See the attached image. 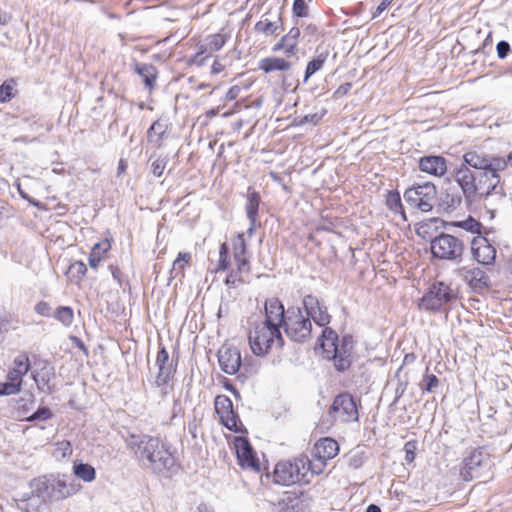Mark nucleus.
Instances as JSON below:
<instances>
[{"label":"nucleus","instance_id":"obj_43","mask_svg":"<svg viewBox=\"0 0 512 512\" xmlns=\"http://www.w3.org/2000/svg\"><path fill=\"white\" fill-rule=\"evenodd\" d=\"M439 385V379L434 374L424 375L420 388L423 392H432Z\"/></svg>","mask_w":512,"mask_h":512},{"label":"nucleus","instance_id":"obj_60","mask_svg":"<svg viewBox=\"0 0 512 512\" xmlns=\"http://www.w3.org/2000/svg\"><path fill=\"white\" fill-rule=\"evenodd\" d=\"M393 0H382L381 3L376 8V11L374 13V16L380 15L383 11H385L388 6L391 4Z\"/></svg>","mask_w":512,"mask_h":512},{"label":"nucleus","instance_id":"obj_31","mask_svg":"<svg viewBox=\"0 0 512 512\" xmlns=\"http://www.w3.org/2000/svg\"><path fill=\"white\" fill-rule=\"evenodd\" d=\"M35 397L31 392H26L17 401L18 415L25 419L28 417V413L34 408Z\"/></svg>","mask_w":512,"mask_h":512},{"label":"nucleus","instance_id":"obj_62","mask_svg":"<svg viewBox=\"0 0 512 512\" xmlns=\"http://www.w3.org/2000/svg\"><path fill=\"white\" fill-rule=\"evenodd\" d=\"M224 70V65L218 61H214L211 72L212 74H219Z\"/></svg>","mask_w":512,"mask_h":512},{"label":"nucleus","instance_id":"obj_42","mask_svg":"<svg viewBox=\"0 0 512 512\" xmlns=\"http://www.w3.org/2000/svg\"><path fill=\"white\" fill-rule=\"evenodd\" d=\"M387 206L394 212H400L404 216L401 198L397 192H389L386 200Z\"/></svg>","mask_w":512,"mask_h":512},{"label":"nucleus","instance_id":"obj_54","mask_svg":"<svg viewBox=\"0 0 512 512\" xmlns=\"http://www.w3.org/2000/svg\"><path fill=\"white\" fill-rule=\"evenodd\" d=\"M458 226L471 232H478L480 224L476 220L470 218L467 221L459 222Z\"/></svg>","mask_w":512,"mask_h":512},{"label":"nucleus","instance_id":"obj_26","mask_svg":"<svg viewBox=\"0 0 512 512\" xmlns=\"http://www.w3.org/2000/svg\"><path fill=\"white\" fill-rule=\"evenodd\" d=\"M307 497L304 494L287 493L282 500L284 512H305L304 502Z\"/></svg>","mask_w":512,"mask_h":512},{"label":"nucleus","instance_id":"obj_3","mask_svg":"<svg viewBox=\"0 0 512 512\" xmlns=\"http://www.w3.org/2000/svg\"><path fill=\"white\" fill-rule=\"evenodd\" d=\"M321 347L326 358L333 359L335 367L339 371L348 369L352 363L354 341L352 336H343L338 340L337 335L331 329L323 330Z\"/></svg>","mask_w":512,"mask_h":512},{"label":"nucleus","instance_id":"obj_34","mask_svg":"<svg viewBox=\"0 0 512 512\" xmlns=\"http://www.w3.org/2000/svg\"><path fill=\"white\" fill-rule=\"evenodd\" d=\"M462 203V197L455 193H446L442 196L440 206L444 211L450 212L458 209Z\"/></svg>","mask_w":512,"mask_h":512},{"label":"nucleus","instance_id":"obj_40","mask_svg":"<svg viewBox=\"0 0 512 512\" xmlns=\"http://www.w3.org/2000/svg\"><path fill=\"white\" fill-rule=\"evenodd\" d=\"M466 279L469 278V281L472 285L479 286H487V277L485 276L484 272L480 269H473L467 272V275L465 276Z\"/></svg>","mask_w":512,"mask_h":512},{"label":"nucleus","instance_id":"obj_24","mask_svg":"<svg viewBox=\"0 0 512 512\" xmlns=\"http://www.w3.org/2000/svg\"><path fill=\"white\" fill-rule=\"evenodd\" d=\"M111 249V243L108 239H104L94 244L91 249L88 263L89 266L96 270L99 264L103 261L105 254Z\"/></svg>","mask_w":512,"mask_h":512},{"label":"nucleus","instance_id":"obj_32","mask_svg":"<svg viewBox=\"0 0 512 512\" xmlns=\"http://www.w3.org/2000/svg\"><path fill=\"white\" fill-rule=\"evenodd\" d=\"M74 474L85 482H92L96 477V471L93 466L86 463H74Z\"/></svg>","mask_w":512,"mask_h":512},{"label":"nucleus","instance_id":"obj_12","mask_svg":"<svg viewBox=\"0 0 512 512\" xmlns=\"http://www.w3.org/2000/svg\"><path fill=\"white\" fill-rule=\"evenodd\" d=\"M329 414L334 421L341 423L354 422L359 419L356 402L349 393H341L334 398Z\"/></svg>","mask_w":512,"mask_h":512},{"label":"nucleus","instance_id":"obj_5","mask_svg":"<svg viewBox=\"0 0 512 512\" xmlns=\"http://www.w3.org/2000/svg\"><path fill=\"white\" fill-rule=\"evenodd\" d=\"M249 345L256 356H265L274 345L282 347L280 328L263 322H254L248 334Z\"/></svg>","mask_w":512,"mask_h":512},{"label":"nucleus","instance_id":"obj_29","mask_svg":"<svg viewBox=\"0 0 512 512\" xmlns=\"http://www.w3.org/2000/svg\"><path fill=\"white\" fill-rule=\"evenodd\" d=\"M260 204V195L252 190L251 187L248 188L247 202L245 206L246 215L248 220H258V210Z\"/></svg>","mask_w":512,"mask_h":512},{"label":"nucleus","instance_id":"obj_15","mask_svg":"<svg viewBox=\"0 0 512 512\" xmlns=\"http://www.w3.org/2000/svg\"><path fill=\"white\" fill-rule=\"evenodd\" d=\"M215 411L226 428L234 432L240 431L237 426L238 416L234 412L232 401L228 396L218 395L215 398Z\"/></svg>","mask_w":512,"mask_h":512},{"label":"nucleus","instance_id":"obj_27","mask_svg":"<svg viewBox=\"0 0 512 512\" xmlns=\"http://www.w3.org/2000/svg\"><path fill=\"white\" fill-rule=\"evenodd\" d=\"M51 492L50 495L56 500L67 498L76 492L73 484H67L62 479L53 480L50 484Z\"/></svg>","mask_w":512,"mask_h":512},{"label":"nucleus","instance_id":"obj_28","mask_svg":"<svg viewBox=\"0 0 512 512\" xmlns=\"http://www.w3.org/2000/svg\"><path fill=\"white\" fill-rule=\"evenodd\" d=\"M282 27L281 17H278L276 21H271L266 17H262L254 26V30L258 33H262L265 36H272L277 34L278 29Z\"/></svg>","mask_w":512,"mask_h":512},{"label":"nucleus","instance_id":"obj_53","mask_svg":"<svg viewBox=\"0 0 512 512\" xmlns=\"http://www.w3.org/2000/svg\"><path fill=\"white\" fill-rule=\"evenodd\" d=\"M23 376V374L19 373L15 369H10L7 374V380L12 383L14 382L15 385L22 389Z\"/></svg>","mask_w":512,"mask_h":512},{"label":"nucleus","instance_id":"obj_36","mask_svg":"<svg viewBox=\"0 0 512 512\" xmlns=\"http://www.w3.org/2000/svg\"><path fill=\"white\" fill-rule=\"evenodd\" d=\"M53 317L68 327L72 324L74 319L73 309L69 306H59L53 313Z\"/></svg>","mask_w":512,"mask_h":512},{"label":"nucleus","instance_id":"obj_64","mask_svg":"<svg viewBox=\"0 0 512 512\" xmlns=\"http://www.w3.org/2000/svg\"><path fill=\"white\" fill-rule=\"evenodd\" d=\"M257 222L258 220H249V227L247 229V234L251 237L254 232H255V229H256V226H257Z\"/></svg>","mask_w":512,"mask_h":512},{"label":"nucleus","instance_id":"obj_46","mask_svg":"<svg viewBox=\"0 0 512 512\" xmlns=\"http://www.w3.org/2000/svg\"><path fill=\"white\" fill-rule=\"evenodd\" d=\"M21 391V388H19L17 385L14 384V382L6 381L5 383L0 384V396H10L15 395Z\"/></svg>","mask_w":512,"mask_h":512},{"label":"nucleus","instance_id":"obj_13","mask_svg":"<svg viewBox=\"0 0 512 512\" xmlns=\"http://www.w3.org/2000/svg\"><path fill=\"white\" fill-rule=\"evenodd\" d=\"M303 307L305 316L320 327H324L330 323L331 316L328 314L327 307L314 295H306L303 298Z\"/></svg>","mask_w":512,"mask_h":512},{"label":"nucleus","instance_id":"obj_39","mask_svg":"<svg viewBox=\"0 0 512 512\" xmlns=\"http://www.w3.org/2000/svg\"><path fill=\"white\" fill-rule=\"evenodd\" d=\"M15 81L14 79L6 80L1 86H0V103H6L12 99L14 96L13 91L15 87Z\"/></svg>","mask_w":512,"mask_h":512},{"label":"nucleus","instance_id":"obj_59","mask_svg":"<svg viewBox=\"0 0 512 512\" xmlns=\"http://www.w3.org/2000/svg\"><path fill=\"white\" fill-rule=\"evenodd\" d=\"M298 52V48L297 46L293 45V44H290V43H286L285 44V47L283 49V54L289 58V57H292L294 55H296Z\"/></svg>","mask_w":512,"mask_h":512},{"label":"nucleus","instance_id":"obj_61","mask_svg":"<svg viewBox=\"0 0 512 512\" xmlns=\"http://www.w3.org/2000/svg\"><path fill=\"white\" fill-rule=\"evenodd\" d=\"M109 270L111 271L113 278L120 283V281H121L120 280V275H121L120 269L117 266L110 265Z\"/></svg>","mask_w":512,"mask_h":512},{"label":"nucleus","instance_id":"obj_44","mask_svg":"<svg viewBox=\"0 0 512 512\" xmlns=\"http://www.w3.org/2000/svg\"><path fill=\"white\" fill-rule=\"evenodd\" d=\"M229 265L228 260V247L226 243L221 244L220 250H219V261L217 265L216 271L226 270Z\"/></svg>","mask_w":512,"mask_h":512},{"label":"nucleus","instance_id":"obj_22","mask_svg":"<svg viewBox=\"0 0 512 512\" xmlns=\"http://www.w3.org/2000/svg\"><path fill=\"white\" fill-rule=\"evenodd\" d=\"M292 67V63L280 57H266L259 61L258 68L265 73L274 71H288Z\"/></svg>","mask_w":512,"mask_h":512},{"label":"nucleus","instance_id":"obj_4","mask_svg":"<svg viewBox=\"0 0 512 512\" xmlns=\"http://www.w3.org/2000/svg\"><path fill=\"white\" fill-rule=\"evenodd\" d=\"M315 474L310 467V458L300 455L293 461H281L274 469L275 482L281 485L309 483Z\"/></svg>","mask_w":512,"mask_h":512},{"label":"nucleus","instance_id":"obj_18","mask_svg":"<svg viewBox=\"0 0 512 512\" xmlns=\"http://www.w3.org/2000/svg\"><path fill=\"white\" fill-rule=\"evenodd\" d=\"M475 260L484 265H491L496 258V249L484 237L474 238L471 246Z\"/></svg>","mask_w":512,"mask_h":512},{"label":"nucleus","instance_id":"obj_19","mask_svg":"<svg viewBox=\"0 0 512 512\" xmlns=\"http://www.w3.org/2000/svg\"><path fill=\"white\" fill-rule=\"evenodd\" d=\"M265 320L263 323L274 325L277 328L283 326L286 320V312L282 302L278 298H270L265 301Z\"/></svg>","mask_w":512,"mask_h":512},{"label":"nucleus","instance_id":"obj_50","mask_svg":"<svg viewBox=\"0 0 512 512\" xmlns=\"http://www.w3.org/2000/svg\"><path fill=\"white\" fill-rule=\"evenodd\" d=\"M292 11L297 17H305L308 15V8L304 0H294Z\"/></svg>","mask_w":512,"mask_h":512},{"label":"nucleus","instance_id":"obj_56","mask_svg":"<svg viewBox=\"0 0 512 512\" xmlns=\"http://www.w3.org/2000/svg\"><path fill=\"white\" fill-rule=\"evenodd\" d=\"M496 50L498 57L500 59H503L507 56L508 52L510 51V45L506 41H500L497 44Z\"/></svg>","mask_w":512,"mask_h":512},{"label":"nucleus","instance_id":"obj_35","mask_svg":"<svg viewBox=\"0 0 512 512\" xmlns=\"http://www.w3.org/2000/svg\"><path fill=\"white\" fill-rule=\"evenodd\" d=\"M327 55L320 54L316 58L312 59L310 62H308L305 75H304V83L308 81V79L313 76L316 72L322 69L325 61H326Z\"/></svg>","mask_w":512,"mask_h":512},{"label":"nucleus","instance_id":"obj_6","mask_svg":"<svg viewBox=\"0 0 512 512\" xmlns=\"http://www.w3.org/2000/svg\"><path fill=\"white\" fill-rule=\"evenodd\" d=\"M456 299L457 293L448 284L437 281L424 293L418 306L427 312H446L447 305Z\"/></svg>","mask_w":512,"mask_h":512},{"label":"nucleus","instance_id":"obj_16","mask_svg":"<svg viewBox=\"0 0 512 512\" xmlns=\"http://www.w3.org/2000/svg\"><path fill=\"white\" fill-rule=\"evenodd\" d=\"M218 362L221 370L229 375L236 374L241 367V354L238 348L223 345L218 350Z\"/></svg>","mask_w":512,"mask_h":512},{"label":"nucleus","instance_id":"obj_1","mask_svg":"<svg viewBox=\"0 0 512 512\" xmlns=\"http://www.w3.org/2000/svg\"><path fill=\"white\" fill-rule=\"evenodd\" d=\"M463 161L453 170L452 178L460 187L467 205L493 195H503L499 172L506 168L505 158L473 150L463 155Z\"/></svg>","mask_w":512,"mask_h":512},{"label":"nucleus","instance_id":"obj_17","mask_svg":"<svg viewBox=\"0 0 512 512\" xmlns=\"http://www.w3.org/2000/svg\"><path fill=\"white\" fill-rule=\"evenodd\" d=\"M235 447L239 464L243 468L258 472L260 470L259 461L250 443L244 438H238Z\"/></svg>","mask_w":512,"mask_h":512},{"label":"nucleus","instance_id":"obj_8","mask_svg":"<svg viewBox=\"0 0 512 512\" xmlns=\"http://www.w3.org/2000/svg\"><path fill=\"white\" fill-rule=\"evenodd\" d=\"M283 326L286 335L295 342L303 343L311 338V320L298 307L288 308Z\"/></svg>","mask_w":512,"mask_h":512},{"label":"nucleus","instance_id":"obj_49","mask_svg":"<svg viewBox=\"0 0 512 512\" xmlns=\"http://www.w3.org/2000/svg\"><path fill=\"white\" fill-rule=\"evenodd\" d=\"M209 53L204 48V46L200 45L198 52L191 59V63L197 66H203L206 62V59L209 57Z\"/></svg>","mask_w":512,"mask_h":512},{"label":"nucleus","instance_id":"obj_41","mask_svg":"<svg viewBox=\"0 0 512 512\" xmlns=\"http://www.w3.org/2000/svg\"><path fill=\"white\" fill-rule=\"evenodd\" d=\"M30 367L31 365L28 356L23 354L14 359L13 367L11 369H15L25 376L30 370Z\"/></svg>","mask_w":512,"mask_h":512},{"label":"nucleus","instance_id":"obj_55","mask_svg":"<svg viewBox=\"0 0 512 512\" xmlns=\"http://www.w3.org/2000/svg\"><path fill=\"white\" fill-rule=\"evenodd\" d=\"M70 270L75 271L80 278H83L87 273V267L82 261H76L71 264Z\"/></svg>","mask_w":512,"mask_h":512},{"label":"nucleus","instance_id":"obj_45","mask_svg":"<svg viewBox=\"0 0 512 512\" xmlns=\"http://www.w3.org/2000/svg\"><path fill=\"white\" fill-rule=\"evenodd\" d=\"M52 416L51 411L47 407H41L36 412L32 413L28 417H25V420L29 422H33L36 420H47Z\"/></svg>","mask_w":512,"mask_h":512},{"label":"nucleus","instance_id":"obj_7","mask_svg":"<svg viewBox=\"0 0 512 512\" xmlns=\"http://www.w3.org/2000/svg\"><path fill=\"white\" fill-rule=\"evenodd\" d=\"M437 188L432 182L414 185L404 192V201L414 210L430 212L436 202Z\"/></svg>","mask_w":512,"mask_h":512},{"label":"nucleus","instance_id":"obj_57","mask_svg":"<svg viewBox=\"0 0 512 512\" xmlns=\"http://www.w3.org/2000/svg\"><path fill=\"white\" fill-rule=\"evenodd\" d=\"M352 88V84L349 82H346L338 87V89L335 91L334 96L335 97H342L349 93V91Z\"/></svg>","mask_w":512,"mask_h":512},{"label":"nucleus","instance_id":"obj_38","mask_svg":"<svg viewBox=\"0 0 512 512\" xmlns=\"http://www.w3.org/2000/svg\"><path fill=\"white\" fill-rule=\"evenodd\" d=\"M191 258L192 257L190 253L180 252L173 262L171 273H175V277L181 275L185 266L190 262Z\"/></svg>","mask_w":512,"mask_h":512},{"label":"nucleus","instance_id":"obj_2","mask_svg":"<svg viewBox=\"0 0 512 512\" xmlns=\"http://www.w3.org/2000/svg\"><path fill=\"white\" fill-rule=\"evenodd\" d=\"M124 441L127 448L134 452L142 466L153 473L164 474L175 465L172 453L158 437L129 433Z\"/></svg>","mask_w":512,"mask_h":512},{"label":"nucleus","instance_id":"obj_10","mask_svg":"<svg viewBox=\"0 0 512 512\" xmlns=\"http://www.w3.org/2000/svg\"><path fill=\"white\" fill-rule=\"evenodd\" d=\"M430 248L434 257L451 261H460L464 251V245L460 239L444 233L431 241Z\"/></svg>","mask_w":512,"mask_h":512},{"label":"nucleus","instance_id":"obj_52","mask_svg":"<svg viewBox=\"0 0 512 512\" xmlns=\"http://www.w3.org/2000/svg\"><path fill=\"white\" fill-rule=\"evenodd\" d=\"M35 312L41 316L50 317L52 316V308L48 302L41 301L35 305Z\"/></svg>","mask_w":512,"mask_h":512},{"label":"nucleus","instance_id":"obj_48","mask_svg":"<svg viewBox=\"0 0 512 512\" xmlns=\"http://www.w3.org/2000/svg\"><path fill=\"white\" fill-rule=\"evenodd\" d=\"M417 443L416 441H408L404 445L405 460L408 463H412L416 456Z\"/></svg>","mask_w":512,"mask_h":512},{"label":"nucleus","instance_id":"obj_33","mask_svg":"<svg viewBox=\"0 0 512 512\" xmlns=\"http://www.w3.org/2000/svg\"><path fill=\"white\" fill-rule=\"evenodd\" d=\"M226 41L227 37L224 34H211L207 36L203 46L209 55H211L213 52L219 51L225 45Z\"/></svg>","mask_w":512,"mask_h":512},{"label":"nucleus","instance_id":"obj_21","mask_svg":"<svg viewBox=\"0 0 512 512\" xmlns=\"http://www.w3.org/2000/svg\"><path fill=\"white\" fill-rule=\"evenodd\" d=\"M233 255L240 273L249 272V259L246 257L247 244L244 233H239L232 241Z\"/></svg>","mask_w":512,"mask_h":512},{"label":"nucleus","instance_id":"obj_58","mask_svg":"<svg viewBox=\"0 0 512 512\" xmlns=\"http://www.w3.org/2000/svg\"><path fill=\"white\" fill-rule=\"evenodd\" d=\"M238 274H241V273L239 271H237L235 273L234 272L230 273L225 280L226 284L235 286L237 282H244V280L241 279V277L238 276Z\"/></svg>","mask_w":512,"mask_h":512},{"label":"nucleus","instance_id":"obj_37","mask_svg":"<svg viewBox=\"0 0 512 512\" xmlns=\"http://www.w3.org/2000/svg\"><path fill=\"white\" fill-rule=\"evenodd\" d=\"M72 452L73 449L70 441L63 440L55 444L53 456L58 460H62L69 457L72 454Z\"/></svg>","mask_w":512,"mask_h":512},{"label":"nucleus","instance_id":"obj_51","mask_svg":"<svg viewBox=\"0 0 512 512\" xmlns=\"http://www.w3.org/2000/svg\"><path fill=\"white\" fill-rule=\"evenodd\" d=\"M300 37V29L298 27H292L286 35L283 36L284 42L297 46L298 39Z\"/></svg>","mask_w":512,"mask_h":512},{"label":"nucleus","instance_id":"obj_23","mask_svg":"<svg viewBox=\"0 0 512 512\" xmlns=\"http://www.w3.org/2000/svg\"><path fill=\"white\" fill-rule=\"evenodd\" d=\"M168 124L165 121L157 120L152 123L147 130V140L156 147H161L163 139L166 137Z\"/></svg>","mask_w":512,"mask_h":512},{"label":"nucleus","instance_id":"obj_9","mask_svg":"<svg viewBox=\"0 0 512 512\" xmlns=\"http://www.w3.org/2000/svg\"><path fill=\"white\" fill-rule=\"evenodd\" d=\"M490 468V456L481 448L472 450L464 457L459 475L464 481H472L484 477Z\"/></svg>","mask_w":512,"mask_h":512},{"label":"nucleus","instance_id":"obj_20","mask_svg":"<svg viewBox=\"0 0 512 512\" xmlns=\"http://www.w3.org/2000/svg\"><path fill=\"white\" fill-rule=\"evenodd\" d=\"M419 169L427 174L441 177L447 171V161L442 156H424L419 160Z\"/></svg>","mask_w":512,"mask_h":512},{"label":"nucleus","instance_id":"obj_47","mask_svg":"<svg viewBox=\"0 0 512 512\" xmlns=\"http://www.w3.org/2000/svg\"><path fill=\"white\" fill-rule=\"evenodd\" d=\"M167 165V161L164 158H156L151 163V172L154 176H162Z\"/></svg>","mask_w":512,"mask_h":512},{"label":"nucleus","instance_id":"obj_14","mask_svg":"<svg viewBox=\"0 0 512 512\" xmlns=\"http://www.w3.org/2000/svg\"><path fill=\"white\" fill-rule=\"evenodd\" d=\"M155 365L158 368L155 384L158 387L164 386L173 378L176 372V364L173 363V360H170L168 351L161 343L159 344Z\"/></svg>","mask_w":512,"mask_h":512},{"label":"nucleus","instance_id":"obj_25","mask_svg":"<svg viewBox=\"0 0 512 512\" xmlns=\"http://www.w3.org/2000/svg\"><path fill=\"white\" fill-rule=\"evenodd\" d=\"M134 71L142 77L145 87L152 90L155 86L157 71L155 66L146 63H135Z\"/></svg>","mask_w":512,"mask_h":512},{"label":"nucleus","instance_id":"obj_11","mask_svg":"<svg viewBox=\"0 0 512 512\" xmlns=\"http://www.w3.org/2000/svg\"><path fill=\"white\" fill-rule=\"evenodd\" d=\"M338 452L339 445L334 439L327 437L318 440L312 451L313 459H310L312 473L315 475L321 474L327 461L337 456Z\"/></svg>","mask_w":512,"mask_h":512},{"label":"nucleus","instance_id":"obj_30","mask_svg":"<svg viewBox=\"0 0 512 512\" xmlns=\"http://www.w3.org/2000/svg\"><path fill=\"white\" fill-rule=\"evenodd\" d=\"M55 377V372L53 368H44L42 370L40 379H37V376L33 374V379L37 382L38 388L44 390L48 394L55 392L56 388L50 382Z\"/></svg>","mask_w":512,"mask_h":512},{"label":"nucleus","instance_id":"obj_63","mask_svg":"<svg viewBox=\"0 0 512 512\" xmlns=\"http://www.w3.org/2000/svg\"><path fill=\"white\" fill-rule=\"evenodd\" d=\"M285 44H286V42H284V38L282 37V38L280 39V41H279L277 44H275V45L273 46L272 51H273V52H279V51H282V52H283V49H284V47H285Z\"/></svg>","mask_w":512,"mask_h":512}]
</instances>
